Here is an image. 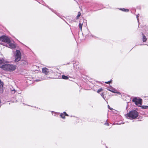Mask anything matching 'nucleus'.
Returning <instances> with one entry per match:
<instances>
[{"instance_id": "f257e3e1", "label": "nucleus", "mask_w": 148, "mask_h": 148, "mask_svg": "<svg viewBox=\"0 0 148 148\" xmlns=\"http://www.w3.org/2000/svg\"><path fill=\"white\" fill-rule=\"evenodd\" d=\"M128 117L133 119H135L138 116V112L136 110L130 112L129 113L127 114Z\"/></svg>"}, {"instance_id": "f03ea898", "label": "nucleus", "mask_w": 148, "mask_h": 148, "mask_svg": "<svg viewBox=\"0 0 148 148\" xmlns=\"http://www.w3.org/2000/svg\"><path fill=\"white\" fill-rule=\"evenodd\" d=\"M16 52L15 56V61L16 62H17L21 60V55L20 51L18 50H16Z\"/></svg>"}, {"instance_id": "7ed1b4c3", "label": "nucleus", "mask_w": 148, "mask_h": 148, "mask_svg": "<svg viewBox=\"0 0 148 148\" xmlns=\"http://www.w3.org/2000/svg\"><path fill=\"white\" fill-rule=\"evenodd\" d=\"M0 40L3 42L7 43L8 44L9 43L10 41L8 37L5 36L0 37Z\"/></svg>"}, {"instance_id": "20e7f679", "label": "nucleus", "mask_w": 148, "mask_h": 148, "mask_svg": "<svg viewBox=\"0 0 148 148\" xmlns=\"http://www.w3.org/2000/svg\"><path fill=\"white\" fill-rule=\"evenodd\" d=\"M132 101L137 105L139 104L140 105L142 104V100L140 98L138 99L136 97H134Z\"/></svg>"}, {"instance_id": "39448f33", "label": "nucleus", "mask_w": 148, "mask_h": 148, "mask_svg": "<svg viewBox=\"0 0 148 148\" xmlns=\"http://www.w3.org/2000/svg\"><path fill=\"white\" fill-rule=\"evenodd\" d=\"M9 64H5V62L3 65L2 66L1 69L6 71H8L9 68Z\"/></svg>"}, {"instance_id": "423d86ee", "label": "nucleus", "mask_w": 148, "mask_h": 148, "mask_svg": "<svg viewBox=\"0 0 148 148\" xmlns=\"http://www.w3.org/2000/svg\"><path fill=\"white\" fill-rule=\"evenodd\" d=\"M8 71L11 72L14 71L16 69V66L13 64H9Z\"/></svg>"}, {"instance_id": "0eeeda50", "label": "nucleus", "mask_w": 148, "mask_h": 148, "mask_svg": "<svg viewBox=\"0 0 148 148\" xmlns=\"http://www.w3.org/2000/svg\"><path fill=\"white\" fill-rule=\"evenodd\" d=\"M42 73L47 75L49 72V70L46 68H43L42 69Z\"/></svg>"}, {"instance_id": "6e6552de", "label": "nucleus", "mask_w": 148, "mask_h": 148, "mask_svg": "<svg viewBox=\"0 0 148 148\" xmlns=\"http://www.w3.org/2000/svg\"><path fill=\"white\" fill-rule=\"evenodd\" d=\"M83 25V21H82V20H80L79 21V27L81 31H82V28Z\"/></svg>"}, {"instance_id": "1a4fd4ad", "label": "nucleus", "mask_w": 148, "mask_h": 148, "mask_svg": "<svg viewBox=\"0 0 148 148\" xmlns=\"http://www.w3.org/2000/svg\"><path fill=\"white\" fill-rule=\"evenodd\" d=\"M9 45V47H8L10 48H14L16 47V46L15 45L13 44V43H9L8 45Z\"/></svg>"}, {"instance_id": "9d476101", "label": "nucleus", "mask_w": 148, "mask_h": 148, "mask_svg": "<svg viewBox=\"0 0 148 148\" xmlns=\"http://www.w3.org/2000/svg\"><path fill=\"white\" fill-rule=\"evenodd\" d=\"M63 113L64 114L62 113L61 114H60V116L63 119L65 118V116H64L65 115L67 116H68V115L66 113V112H64Z\"/></svg>"}, {"instance_id": "9b49d317", "label": "nucleus", "mask_w": 148, "mask_h": 148, "mask_svg": "<svg viewBox=\"0 0 148 148\" xmlns=\"http://www.w3.org/2000/svg\"><path fill=\"white\" fill-rule=\"evenodd\" d=\"M5 61L3 60H0V68H1L2 66L4 64Z\"/></svg>"}, {"instance_id": "f8f14e48", "label": "nucleus", "mask_w": 148, "mask_h": 148, "mask_svg": "<svg viewBox=\"0 0 148 148\" xmlns=\"http://www.w3.org/2000/svg\"><path fill=\"white\" fill-rule=\"evenodd\" d=\"M142 35L143 36V42H145L147 40V38L142 33Z\"/></svg>"}, {"instance_id": "ddd939ff", "label": "nucleus", "mask_w": 148, "mask_h": 148, "mask_svg": "<svg viewBox=\"0 0 148 148\" xmlns=\"http://www.w3.org/2000/svg\"><path fill=\"white\" fill-rule=\"evenodd\" d=\"M27 64V62L26 61H23L21 63V64L24 66H25Z\"/></svg>"}, {"instance_id": "4468645a", "label": "nucleus", "mask_w": 148, "mask_h": 148, "mask_svg": "<svg viewBox=\"0 0 148 148\" xmlns=\"http://www.w3.org/2000/svg\"><path fill=\"white\" fill-rule=\"evenodd\" d=\"M62 79H67L69 78L68 77H67V76H66L64 75H62Z\"/></svg>"}, {"instance_id": "2eb2a0df", "label": "nucleus", "mask_w": 148, "mask_h": 148, "mask_svg": "<svg viewBox=\"0 0 148 148\" xmlns=\"http://www.w3.org/2000/svg\"><path fill=\"white\" fill-rule=\"evenodd\" d=\"M120 10L123 11H125V12H128L129 11V10L128 9H125V8H123L122 9H120Z\"/></svg>"}, {"instance_id": "dca6fc26", "label": "nucleus", "mask_w": 148, "mask_h": 148, "mask_svg": "<svg viewBox=\"0 0 148 148\" xmlns=\"http://www.w3.org/2000/svg\"><path fill=\"white\" fill-rule=\"evenodd\" d=\"M142 108L143 109H148V106H141Z\"/></svg>"}, {"instance_id": "f3484780", "label": "nucleus", "mask_w": 148, "mask_h": 148, "mask_svg": "<svg viewBox=\"0 0 148 148\" xmlns=\"http://www.w3.org/2000/svg\"><path fill=\"white\" fill-rule=\"evenodd\" d=\"M103 89L102 88H100L97 91V92L99 93Z\"/></svg>"}, {"instance_id": "a211bd4d", "label": "nucleus", "mask_w": 148, "mask_h": 148, "mask_svg": "<svg viewBox=\"0 0 148 148\" xmlns=\"http://www.w3.org/2000/svg\"><path fill=\"white\" fill-rule=\"evenodd\" d=\"M81 15V13L80 12H78V14L77 16V18H78Z\"/></svg>"}, {"instance_id": "6ab92c4d", "label": "nucleus", "mask_w": 148, "mask_h": 148, "mask_svg": "<svg viewBox=\"0 0 148 148\" xmlns=\"http://www.w3.org/2000/svg\"><path fill=\"white\" fill-rule=\"evenodd\" d=\"M104 94L103 93H102V94H101V96L103 98H104Z\"/></svg>"}, {"instance_id": "aec40b11", "label": "nucleus", "mask_w": 148, "mask_h": 148, "mask_svg": "<svg viewBox=\"0 0 148 148\" xmlns=\"http://www.w3.org/2000/svg\"><path fill=\"white\" fill-rule=\"evenodd\" d=\"M112 82V81H110L107 82H105L106 84H109L110 82Z\"/></svg>"}, {"instance_id": "412c9836", "label": "nucleus", "mask_w": 148, "mask_h": 148, "mask_svg": "<svg viewBox=\"0 0 148 148\" xmlns=\"http://www.w3.org/2000/svg\"><path fill=\"white\" fill-rule=\"evenodd\" d=\"M105 125H108V126H109V124H108V123H105Z\"/></svg>"}, {"instance_id": "4be33fe9", "label": "nucleus", "mask_w": 148, "mask_h": 148, "mask_svg": "<svg viewBox=\"0 0 148 148\" xmlns=\"http://www.w3.org/2000/svg\"><path fill=\"white\" fill-rule=\"evenodd\" d=\"M37 82H38V81H40V80H39V79H37V80H36Z\"/></svg>"}, {"instance_id": "5701e85b", "label": "nucleus", "mask_w": 148, "mask_h": 148, "mask_svg": "<svg viewBox=\"0 0 148 148\" xmlns=\"http://www.w3.org/2000/svg\"><path fill=\"white\" fill-rule=\"evenodd\" d=\"M138 16H137V19L138 20Z\"/></svg>"}, {"instance_id": "b1692460", "label": "nucleus", "mask_w": 148, "mask_h": 148, "mask_svg": "<svg viewBox=\"0 0 148 148\" xmlns=\"http://www.w3.org/2000/svg\"><path fill=\"white\" fill-rule=\"evenodd\" d=\"M109 109H110V110H112V108H109Z\"/></svg>"}, {"instance_id": "393cba45", "label": "nucleus", "mask_w": 148, "mask_h": 148, "mask_svg": "<svg viewBox=\"0 0 148 148\" xmlns=\"http://www.w3.org/2000/svg\"><path fill=\"white\" fill-rule=\"evenodd\" d=\"M110 90V91H111V92H114V91H111V90Z\"/></svg>"}, {"instance_id": "a878e982", "label": "nucleus", "mask_w": 148, "mask_h": 148, "mask_svg": "<svg viewBox=\"0 0 148 148\" xmlns=\"http://www.w3.org/2000/svg\"><path fill=\"white\" fill-rule=\"evenodd\" d=\"M108 108H110V106H109V105H108Z\"/></svg>"}]
</instances>
